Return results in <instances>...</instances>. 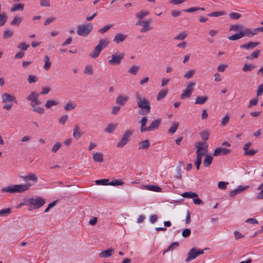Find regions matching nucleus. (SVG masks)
<instances>
[{
  "mask_svg": "<svg viewBox=\"0 0 263 263\" xmlns=\"http://www.w3.org/2000/svg\"><path fill=\"white\" fill-rule=\"evenodd\" d=\"M136 98L138 107L141 108L139 111V114L143 116H146L151 111V104L149 101L145 98L142 97L139 92L135 94Z\"/></svg>",
  "mask_w": 263,
  "mask_h": 263,
  "instance_id": "f257e3e1",
  "label": "nucleus"
},
{
  "mask_svg": "<svg viewBox=\"0 0 263 263\" xmlns=\"http://www.w3.org/2000/svg\"><path fill=\"white\" fill-rule=\"evenodd\" d=\"M204 142H198L196 143V160L195 161V165L196 169L199 170L202 162V158L207 153V145L203 146Z\"/></svg>",
  "mask_w": 263,
  "mask_h": 263,
  "instance_id": "f03ea898",
  "label": "nucleus"
},
{
  "mask_svg": "<svg viewBox=\"0 0 263 263\" xmlns=\"http://www.w3.org/2000/svg\"><path fill=\"white\" fill-rule=\"evenodd\" d=\"M32 184L27 182L25 184H15L3 187L2 189V192H8L9 193H22L28 190Z\"/></svg>",
  "mask_w": 263,
  "mask_h": 263,
  "instance_id": "7ed1b4c3",
  "label": "nucleus"
},
{
  "mask_svg": "<svg viewBox=\"0 0 263 263\" xmlns=\"http://www.w3.org/2000/svg\"><path fill=\"white\" fill-rule=\"evenodd\" d=\"M147 118L146 117H143L141 121H140L141 123V132L143 133L146 131L151 132L153 131L156 129H157L161 123V119H157L153 121L149 126L146 127L145 125L147 123Z\"/></svg>",
  "mask_w": 263,
  "mask_h": 263,
  "instance_id": "20e7f679",
  "label": "nucleus"
},
{
  "mask_svg": "<svg viewBox=\"0 0 263 263\" xmlns=\"http://www.w3.org/2000/svg\"><path fill=\"white\" fill-rule=\"evenodd\" d=\"M2 103L4 104L3 108L10 110L13 106V102L17 103L15 97L8 93H4L2 95Z\"/></svg>",
  "mask_w": 263,
  "mask_h": 263,
  "instance_id": "39448f33",
  "label": "nucleus"
},
{
  "mask_svg": "<svg viewBox=\"0 0 263 263\" xmlns=\"http://www.w3.org/2000/svg\"><path fill=\"white\" fill-rule=\"evenodd\" d=\"M93 29V25L91 23L84 24L77 27V34L81 36H87Z\"/></svg>",
  "mask_w": 263,
  "mask_h": 263,
  "instance_id": "423d86ee",
  "label": "nucleus"
},
{
  "mask_svg": "<svg viewBox=\"0 0 263 263\" xmlns=\"http://www.w3.org/2000/svg\"><path fill=\"white\" fill-rule=\"evenodd\" d=\"M28 202L30 205L33 206L34 209H39L44 204L45 199L39 196H35L34 198L28 199Z\"/></svg>",
  "mask_w": 263,
  "mask_h": 263,
  "instance_id": "0eeeda50",
  "label": "nucleus"
},
{
  "mask_svg": "<svg viewBox=\"0 0 263 263\" xmlns=\"http://www.w3.org/2000/svg\"><path fill=\"white\" fill-rule=\"evenodd\" d=\"M195 84V83L194 82H190V83L187 85L186 88L182 91L180 96V99H184L185 98H189L191 96L194 86Z\"/></svg>",
  "mask_w": 263,
  "mask_h": 263,
  "instance_id": "6e6552de",
  "label": "nucleus"
},
{
  "mask_svg": "<svg viewBox=\"0 0 263 263\" xmlns=\"http://www.w3.org/2000/svg\"><path fill=\"white\" fill-rule=\"evenodd\" d=\"M125 54L123 53L118 54L115 53L111 55V59L108 61V64L111 65H119L121 61L123 59Z\"/></svg>",
  "mask_w": 263,
  "mask_h": 263,
  "instance_id": "1a4fd4ad",
  "label": "nucleus"
},
{
  "mask_svg": "<svg viewBox=\"0 0 263 263\" xmlns=\"http://www.w3.org/2000/svg\"><path fill=\"white\" fill-rule=\"evenodd\" d=\"M30 105L31 107L32 111L33 112H37L39 114H43L45 112L43 108L36 106V101H30Z\"/></svg>",
  "mask_w": 263,
  "mask_h": 263,
  "instance_id": "9d476101",
  "label": "nucleus"
},
{
  "mask_svg": "<svg viewBox=\"0 0 263 263\" xmlns=\"http://www.w3.org/2000/svg\"><path fill=\"white\" fill-rule=\"evenodd\" d=\"M198 256L196 252V248H193L189 252L187 257L185 259V262H188L192 260L195 259Z\"/></svg>",
  "mask_w": 263,
  "mask_h": 263,
  "instance_id": "9b49d317",
  "label": "nucleus"
},
{
  "mask_svg": "<svg viewBox=\"0 0 263 263\" xmlns=\"http://www.w3.org/2000/svg\"><path fill=\"white\" fill-rule=\"evenodd\" d=\"M231 152L230 149H227L223 147H218L215 149L213 155L214 156H217L219 155H226Z\"/></svg>",
  "mask_w": 263,
  "mask_h": 263,
  "instance_id": "f8f14e48",
  "label": "nucleus"
},
{
  "mask_svg": "<svg viewBox=\"0 0 263 263\" xmlns=\"http://www.w3.org/2000/svg\"><path fill=\"white\" fill-rule=\"evenodd\" d=\"M151 20H148L142 22L143 28L140 30L141 32H145L152 29V27L150 26Z\"/></svg>",
  "mask_w": 263,
  "mask_h": 263,
  "instance_id": "ddd939ff",
  "label": "nucleus"
},
{
  "mask_svg": "<svg viewBox=\"0 0 263 263\" xmlns=\"http://www.w3.org/2000/svg\"><path fill=\"white\" fill-rule=\"evenodd\" d=\"M21 178L24 181H28L29 180L32 181L33 183H35L37 181V176L34 174H29L27 175L21 176Z\"/></svg>",
  "mask_w": 263,
  "mask_h": 263,
  "instance_id": "4468645a",
  "label": "nucleus"
},
{
  "mask_svg": "<svg viewBox=\"0 0 263 263\" xmlns=\"http://www.w3.org/2000/svg\"><path fill=\"white\" fill-rule=\"evenodd\" d=\"M259 44V42H249L247 44L241 45L240 47V48H243L247 50H249L254 49Z\"/></svg>",
  "mask_w": 263,
  "mask_h": 263,
  "instance_id": "2eb2a0df",
  "label": "nucleus"
},
{
  "mask_svg": "<svg viewBox=\"0 0 263 263\" xmlns=\"http://www.w3.org/2000/svg\"><path fill=\"white\" fill-rule=\"evenodd\" d=\"M127 35L123 33H117L115 36L114 42L116 44H119L123 42L127 38Z\"/></svg>",
  "mask_w": 263,
  "mask_h": 263,
  "instance_id": "dca6fc26",
  "label": "nucleus"
},
{
  "mask_svg": "<svg viewBox=\"0 0 263 263\" xmlns=\"http://www.w3.org/2000/svg\"><path fill=\"white\" fill-rule=\"evenodd\" d=\"M128 100V96H123L122 95H119L117 98L116 103L120 105H124L126 102Z\"/></svg>",
  "mask_w": 263,
  "mask_h": 263,
  "instance_id": "f3484780",
  "label": "nucleus"
},
{
  "mask_svg": "<svg viewBox=\"0 0 263 263\" xmlns=\"http://www.w3.org/2000/svg\"><path fill=\"white\" fill-rule=\"evenodd\" d=\"M115 252V250L113 249H108L106 250L102 251L99 254V256L103 258H108L112 255Z\"/></svg>",
  "mask_w": 263,
  "mask_h": 263,
  "instance_id": "a211bd4d",
  "label": "nucleus"
},
{
  "mask_svg": "<svg viewBox=\"0 0 263 263\" xmlns=\"http://www.w3.org/2000/svg\"><path fill=\"white\" fill-rule=\"evenodd\" d=\"M93 160L94 161L97 162H103V154L100 152H96L93 155Z\"/></svg>",
  "mask_w": 263,
  "mask_h": 263,
  "instance_id": "6ab92c4d",
  "label": "nucleus"
},
{
  "mask_svg": "<svg viewBox=\"0 0 263 263\" xmlns=\"http://www.w3.org/2000/svg\"><path fill=\"white\" fill-rule=\"evenodd\" d=\"M101 51L100 48L96 46L93 51L89 54V57L91 58L96 59L99 57Z\"/></svg>",
  "mask_w": 263,
  "mask_h": 263,
  "instance_id": "aec40b11",
  "label": "nucleus"
},
{
  "mask_svg": "<svg viewBox=\"0 0 263 263\" xmlns=\"http://www.w3.org/2000/svg\"><path fill=\"white\" fill-rule=\"evenodd\" d=\"M109 44V41L107 39H102L100 40L98 44L96 46L100 48L101 50L105 48Z\"/></svg>",
  "mask_w": 263,
  "mask_h": 263,
  "instance_id": "412c9836",
  "label": "nucleus"
},
{
  "mask_svg": "<svg viewBox=\"0 0 263 263\" xmlns=\"http://www.w3.org/2000/svg\"><path fill=\"white\" fill-rule=\"evenodd\" d=\"M213 161V157L209 155H206L203 160V165L204 166L208 167Z\"/></svg>",
  "mask_w": 263,
  "mask_h": 263,
  "instance_id": "4be33fe9",
  "label": "nucleus"
},
{
  "mask_svg": "<svg viewBox=\"0 0 263 263\" xmlns=\"http://www.w3.org/2000/svg\"><path fill=\"white\" fill-rule=\"evenodd\" d=\"M82 134L80 132V127L78 125H75L73 129V137L78 140L81 137Z\"/></svg>",
  "mask_w": 263,
  "mask_h": 263,
  "instance_id": "5701e85b",
  "label": "nucleus"
},
{
  "mask_svg": "<svg viewBox=\"0 0 263 263\" xmlns=\"http://www.w3.org/2000/svg\"><path fill=\"white\" fill-rule=\"evenodd\" d=\"M39 97V94L36 92L32 91L26 98L27 100L29 101H36Z\"/></svg>",
  "mask_w": 263,
  "mask_h": 263,
  "instance_id": "b1692460",
  "label": "nucleus"
},
{
  "mask_svg": "<svg viewBox=\"0 0 263 263\" xmlns=\"http://www.w3.org/2000/svg\"><path fill=\"white\" fill-rule=\"evenodd\" d=\"M150 146V143L148 140H144L139 143V149H147Z\"/></svg>",
  "mask_w": 263,
  "mask_h": 263,
  "instance_id": "393cba45",
  "label": "nucleus"
},
{
  "mask_svg": "<svg viewBox=\"0 0 263 263\" xmlns=\"http://www.w3.org/2000/svg\"><path fill=\"white\" fill-rule=\"evenodd\" d=\"M149 13V11L147 10H142L137 13L135 14V16L138 20H142L143 17L148 15Z\"/></svg>",
  "mask_w": 263,
  "mask_h": 263,
  "instance_id": "a878e982",
  "label": "nucleus"
},
{
  "mask_svg": "<svg viewBox=\"0 0 263 263\" xmlns=\"http://www.w3.org/2000/svg\"><path fill=\"white\" fill-rule=\"evenodd\" d=\"M182 196L186 198H194L198 197V194L191 191L182 193Z\"/></svg>",
  "mask_w": 263,
  "mask_h": 263,
  "instance_id": "bb28decb",
  "label": "nucleus"
},
{
  "mask_svg": "<svg viewBox=\"0 0 263 263\" xmlns=\"http://www.w3.org/2000/svg\"><path fill=\"white\" fill-rule=\"evenodd\" d=\"M179 246V243L178 242H172L167 248L166 250H165L163 253L162 255H164L166 253L174 250L176 248H177Z\"/></svg>",
  "mask_w": 263,
  "mask_h": 263,
  "instance_id": "cd10ccee",
  "label": "nucleus"
},
{
  "mask_svg": "<svg viewBox=\"0 0 263 263\" xmlns=\"http://www.w3.org/2000/svg\"><path fill=\"white\" fill-rule=\"evenodd\" d=\"M208 99L207 96H198L196 99L195 104H203L207 101Z\"/></svg>",
  "mask_w": 263,
  "mask_h": 263,
  "instance_id": "c85d7f7f",
  "label": "nucleus"
},
{
  "mask_svg": "<svg viewBox=\"0 0 263 263\" xmlns=\"http://www.w3.org/2000/svg\"><path fill=\"white\" fill-rule=\"evenodd\" d=\"M167 89L161 90L157 96V100L159 101L164 98L165 97V96L167 94Z\"/></svg>",
  "mask_w": 263,
  "mask_h": 263,
  "instance_id": "c756f323",
  "label": "nucleus"
},
{
  "mask_svg": "<svg viewBox=\"0 0 263 263\" xmlns=\"http://www.w3.org/2000/svg\"><path fill=\"white\" fill-rule=\"evenodd\" d=\"M24 4L22 3H19L17 4L14 5L11 8V11L13 12L17 10L23 11L24 9Z\"/></svg>",
  "mask_w": 263,
  "mask_h": 263,
  "instance_id": "7c9ffc66",
  "label": "nucleus"
},
{
  "mask_svg": "<svg viewBox=\"0 0 263 263\" xmlns=\"http://www.w3.org/2000/svg\"><path fill=\"white\" fill-rule=\"evenodd\" d=\"M45 64L44 65V69L45 70H48L51 66V62L50 61L48 55L44 57Z\"/></svg>",
  "mask_w": 263,
  "mask_h": 263,
  "instance_id": "2f4dec72",
  "label": "nucleus"
},
{
  "mask_svg": "<svg viewBox=\"0 0 263 263\" xmlns=\"http://www.w3.org/2000/svg\"><path fill=\"white\" fill-rule=\"evenodd\" d=\"M256 67L255 65L245 64L243 65L242 70L243 72L251 71Z\"/></svg>",
  "mask_w": 263,
  "mask_h": 263,
  "instance_id": "473e14b6",
  "label": "nucleus"
},
{
  "mask_svg": "<svg viewBox=\"0 0 263 263\" xmlns=\"http://www.w3.org/2000/svg\"><path fill=\"white\" fill-rule=\"evenodd\" d=\"M76 107V104L72 103L71 102H68L64 106V109L66 111H70V110H71L73 109L74 108H75Z\"/></svg>",
  "mask_w": 263,
  "mask_h": 263,
  "instance_id": "72a5a7b5",
  "label": "nucleus"
},
{
  "mask_svg": "<svg viewBox=\"0 0 263 263\" xmlns=\"http://www.w3.org/2000/svg\"><path fill=\"white\" fill-rule=\"evenodd\" d=\"M133 133H134L133 130H130V129L126 130L124 132L122 138L123 139L127 140V141H129V138L132 136Z\"/></svg>",
  "mask_w": 263,
  "mask_h": 263,
  "instance_id": "f704fd0d",
  "label": "nucleus"
},
{
  "mask_svg": "<svg viewBox=\"0 0 263 263\" xmlns=\"http://www.w3.org/2000/svg\"><path fill=\"white\" fill-rule=\"evenodd\" d=\"M22 22V18L19 16H15L13 20L11 22L10 25L12 26H19Z\"/></svg>",
  "mask_w": 263,
  "mask_h": 263,
  "instance_id": "c9c22d12",
  "label": "nucleus"
},
{
  "mask_svg": "<svg viewBox=\"0 0 263 263\" xmlns=\"http://www.w3.org/2000/svg\"><path fill=\"white\" fill-rule=\"evenodd\" d=\"M59 103V102L56 100H48L45 104V107L49 108L53 106L58 105Z\"/></svg>",
  "mask_w": 263,
  "mask_h": 263,
  "instance_id": "e433bc0d",
  "label": "nucleus"
},
{
  "mask_svg": "<svg viewBox=\"0 0 263 263\" xmlns=\"http://www.w3.org/2000/svg\"><path fill=\"white\" fill-rule=\"evenodd\" d=\"M198 10L204 11V8H201V7H192V8H190L186 9H184V10H183V11L186 12H189V13H192V12H195Z\"/></svg>",
  "mask_w": 263,
  "mask_h": 263,
  "instance_id": "4c0bfd02",
  "label": "nucleus"
},
{
  "mask_svg": "<svg viewBox=\"0 0 263 263\" xmlns=\"http://www.w3.org/2000/svg\"><path fill=\"white\" fill-rule=\"evenodd\" d=\"M7 21V16L4 13H0V27L5 25Z\"/></svg>",
  "mask_w": 263,
  "mask_h": 263,
  "instance_id": "58836bf2",
  "label": "nucleus"
},
{
  "mask_svg": "<svg viewBox=\"0 0 263 263\" xmlns=\"http://www.w3.org/2000/svg\"><path fill=\"white\" fill-rule=\"evenodd\" d=\"M225 14H226V12L224 11H216L209 13L208 15L211 17H218Z\"/></svg>",
  "mask_w": 263,
  "mask_h": 263,
  "instance_id": "ea45409f",
  "label": "nucleus"
},
{
  "mask_svg": "<svg viewBox=\"0 0 263 263\" xmlns=\"http://www.w3.org/2000/svg\"><path fill=\"white\" fill-rule=\"evenodd\" d=\"M84 73L87 74L92 75L93 73L92 66L90 65H86L85 67Z\"/></svg>",
  "mask_w": 263,
  "mask_h": 263,
  "instance_id": "a19ab883",
  "label": "nucleus"
},
{
  "mask_svg": "<svg viewBox=\"0 0 263 263\" xmlns=\"http://www.w3.org/2000/svg\"><path fill=\"white\" fill-rule=\"evenodd\" d=\"M179 124L177 122H174L171 127L168 129V132L173 134H174L178 128Z\"/></svg>",
  "mask_w": 263,
  "mask_h": 263,
  "instance_id": "79ce46f5",
  "label": "nucleus"
},
{
  "mask_svg": "<svg viewBox=\"0 0 263 263\" xmlns=\"http://www.w3.org/2000/svg\"><path fill=\"white\" fill-rule=\"evenodd\" d=\"M260 53V50H258L255 51H253L251 53V57L248 56L246 57V59L249 60H252L253 58H257L259 57Z\"/></svg>",
  "mask_w": 263,
  "mask_h": 263,
  "instance_id": "37998d69",
  "label": "nucleus"
},
{
  "mask_svg": "<svg viewBox=\"0 0 263 263\" xmlns=\"http://www.w3.org/2000/svg\"><path fill=\"white\" fill-rule=\"evenodd\" d=\"M139 69V66L133 65L129 69L128 72L132 74L136 75L137 74Z\"/></svg>",
  "mask_w": 263,
  "mask_h": 263,
  "instance_id": "c03bdc74",
  "label": "nucleus"
},
{
  "mask_svg": "<svg viewBox=\"0 0 263 263\" xmlns=\"http://www.w3.org/2000/svg\"><path fill=\"white\" fill-rule=\"evenodd\" d=\"M124 184L121 180L115 179L109 183V185L111 186L122 185Z\"/></svg>",
  "mask_w": 263,
  "mask_h": 263,
  "instance_id": "a18cd8bd",
  "label": "nucleus"
},
{
  "mask_svg": "<svg viewBox=\"0 0 263 263\" xmlns=\"http://www.w3.org/2000/svg\"><path fill=\"white\" fill-rule=\"evenodd\" d=\"M13 34V32L10 30H6L3 33V38L4 39H8L11 37Z\"/></svg>",
  "mask_w": 263,
  "mask_h": 263,
  "instance_id": "49530a36",
  "label": "nucleus"
},
{
  "mask_svg": "<svg viewBox=\"0 0 263 263\" xmlns=\"http://www.w3.org/2000/svg\"><path fill=\"white\" fill-rule=\"evenodd\" d=\"M109 179H103L101 180H97L95 181L96 184L97 185H108L109 184Z\"/></svg>",
  "mask_w": 263,
  "mask_h": 263,
  "instance_id": "de8ad7c7",
  "label": "nucleus"
},
{
  "mask_svg": "<svg viewBox=\"0 0 263 263\" xmlns=\"http://www.w3.org/2000/svg\"><path fill=\"white\" fill-rule=\"evenodd\" d=\"M200 135L203 140L206 141L209 138L210 133L208 130L203 131L200 133Z\"/></svg>",
  "mask_w": 263,
  "mask_h": 263,
  "instance_id": "09e8293b",
  "label": "nucleus"
},
{
  "mask_svg": "<svg viewBox=\"0 0 263 263\" xmlns=\"http://www.w3.org/2000/svg\"><path fill=\"white\" fill-rule=\"evenodd\" d=\"M112 26H113V25H112V24L105 25L103 28L100 29L98 30V32L101 34H103L105 32H106L108 30H109L110 28H111Z\"/></svg>",
  "mask_w": 263,
  "mask_h": 263,
  "instance_id": "8fccbe9b",
  "label": "nucleus"
},
{
  "mask_svg": "<svg viewBox=\"0 0 263 263\" xmlns=\"http://www.w3.org/2000/svg\"><path fill=\"white\" fill-rule=\"evenodd\" d=\"M116 128V125L112 124H109L105 129V131L108 133L114 132Z\"/></svg>",
  "mask_w": 263,
  "mask_h": 263,
  "instance_id": "3c124183",
  "label": "nucleus"
},
{
  "mask_svg": "<svg viewBox=\"0 0 263 263\" xmlns=\"http://www.w3.org/2000/svg\"><path fill=\"white\" fill-rule=\"evenodd\" d=\"M195 73V70H190L187 71L184 75V78L186 79L191 78Z\"/></svg>",
  "mask_w": 263,
  "mask_h": 263,
  "instance_id": "603ef678",
  "label": "nucleus"
},
{
  "mask_svg": "<svg viewBox=\"0 0 263 263\" xmlns=\"http://www.w3.org/2000/svg\"><path fill=\"white\" fill-rule=\"evenodd\" d=\"M147 189L150 191L155 192H160L161 191L160 187L154 185L147 186Z\"/></svg>",
  "mask_w": 263,
  "mask_h": 263,
  "instance_id": "864d4df0",
  "label": "nucleus"
},
{
  "mask_svg": "<svg viewBox=\"0 0 263 263\" xmlns=\"http://www.w3.org/2000/svg\"><path fill=\"white\" fill-rule=\"evenodd\" d=\"M128 141L122 138L118 143L117 146L121 148L123 147L128 143Z\"/></svg>",
  "mask_w": 263,
  "mask_h": 263,
  "instance_id": "5fc2aeb1",
  "label": "nucleus"
},
{
  "mask_svg": "<svg viewBox=\"0 0 263 263\" xmlns=\"http://www.w3.org/2000/svg\"><path fill=\"white\" fill-rule=\"evenodd\" d=\"M29 46V45L26 44L25 42H21L18 44L17 48L22 50L25 51L27 49Z\"/></svg>",
  "mask_w": 263,
  "mask_h": 263,
  "instance_id": "6e6d98bb",
  "label": "nucleus"
},
{
  "mask_svg": "<svg viewBox=\"0 0 263 263\" xmlns=\"http://www.w3.org/2000/svg\"><path fill=\"white\" fill-rule=\"evenodd\" d=\"M186 36L187 34L185 32H182L175 37V40H183L186 37Z\"/></svg>",
  "mask_w": 263,
  "mask_h": 263,
  "instance_id": "4d7b16f0",
  "label": "nucleus"
},
{
  "mask_svg": "<svg viewBox=\"0 0 263 263\" xmlns=\"http://www.w3.org/2000/svg\"><path fill=\"white\" fill-rule=\"evenodd\" d=\"M37 81V78L34 75H29L28 78V82L29 84L35 83Z\"/></svg>",
  "mask_w": 263,
  "mask_h": 263,
  "instance_id": "13d9d810",
  "label": "nucleus"
},
{
  "mask_svg": "<svg viewBox=\"0 0 263 263\" xmlns=\"http://www.w3.org/2000/svg\"><path fill=\"white\" fill-rule=\"evenodd\" d=\"M229 16L231 19L237 20L241 17V14L238 13L232 12L230 13Z\"/></svg>",
  "mask_w": 263,
  "mask_h": 263,
  "instance_id": "bf43d9fd",
  "label": "nucleus"
},
{
  "mask_svg": "<svg viewBox=\"0 0 263 263\" xmlns=\"http://www.w3.org/2000/svg\"><path fill=\"white\" fill-rule=\"evenodd\" d=\"M191 234V231L190 229L186 228L182 232V235L184 237H189Z\"/></svg>",
  "mask_w": 263,
  "mask_h": 263,
  "instance_id": "052dcab7",
  "label": "nucleus"
},
{
  "mask_svg": "<svg viewBox=\"0 0 263 263\" xmlns=\"http://www.w3.org/2000/svg\"><path fill=\"white\" fill-rule=\"evenodd\" d=\"M227 184H228L227 182L220 181L218 183V186L220 189L226 190Z\"/></svg>",
  "mask_w": 263,
  "mask_h": 263,
  "instance_id": "680f3d73",
  "label": "nucleus"
},
{
  "mask_svg": "<svg viewBox=\"0 0 263 263\" xmlns=\"http://www.w3.org/2000/svg\"><path fill=\"white\" fill-rule=\"evenodd\" d=\"M257 152V150L254 149H248L245 151V156H253Z\"/></svg>",
  "mask_w": 263,
  "mask_h": 263,
  "instance_id": "e2e57ef3",
  "label": "nucleus"
},
{
  "mask_svg": "<svg viewBox=\"0 0 263 263\" xmlns=\"http://www.w3.org/2000/svg\"><path fill=\"white\" fill-rule=\"evenodd\" d=\"M242 29V26L239 25H235L231 26L230 28V30H233L235 31H238Z\"/></svg>",
  "mask_w": 263,
  "mask_h": 263,
  "instance_id": "0e129e2a",
  "label": "nucleus"
},
{
  "mask_svg": "<svg viewBox=\"0 0 263 263\" xmlns=\"http://www.w3.org/2000/svg\"><path fill=\"white\" fill-rule=\"evenodd\" d=\"M258 102V100L257 99L254 98L250 101L248 108H251L253 106H255L257 104Z\"/></svg>",
  "mask_w": 263,
  "mask_h": 263,
  "instance_id": "69168bd1",
  "label": "nucleus"
},
{
  "mask_svg": "<svg viewBox=\"0 0 263 263\" xmlns=\"http://www.w3.org/2000/svg\"><path fill=\"white\" fill-rule=\"evenodd\" d=\"M230 116L228 115H226L223 118L222 120V122L221 125L223 126H225L229 121Z\"/></svg>",
  "mask_w": 263,
  "mask_h": 263,
  "instance_id": "338daca9",
  "label": "nucleus"
},
{
  "mask_svg": "<svg viewBox=\"0 0 263 263\" xmlns=\"http://www.w3.org/2000/svg\"><path fill=\"white\" fill-rule=\"evenodd\" d=\"M68 116L66 115H64L63 116H62L60 119H59V122L62 124V125H64L65 122H66V121L68 120Z\"/></svg>",
  "mask_w": 263,
  "mask_h": 263,
  "instance_id": "774afa93",
  "label": "nucleus"
}]
</instances>
